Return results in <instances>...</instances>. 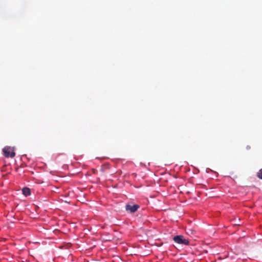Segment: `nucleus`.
Here are the masks:
<instances>
[{"instance_id": "obj_1", "label": "nucleus", "mask_w": 262, "mask_h": 262, "mask_svg": "<svg viewBox=\"0 0 262 262\" xmlns=\"http://www.w3.org/2000/svg\"><path fill=\"white\" fill-rule=\"evenodd\" d=\"M175 243L179 244H183L185 245H188L189 242L187 239H186L182 235H177L173 238Z\"/></svg>"}, {"instance_id": "obj_2", "label": "nucleus", "mask_w": 262, "mask_h": 262, "mask_svg": "<svg viewBox=\"0 0 262 262\" xmlns=\"http://www.w3.org/2000/svg\"><path fill=\"white\" fill-rule=\"evenodd\" d=\"M3 154L6 158H13L15 156V153L13 149L10 147H5L3 149Z\"/></svg>"}, {"instance_id": "obj_3", "label": "nucleus", "mask_w": 262, "mask_h": 262, "mask_svg": "<svg viewBox=\"0 0 262 262\" xmlns=\"http://www.w3.org/2000/svg\"><path fill=\"white\" fill-rule=\"evenodd\" d=\"M139 206L137 204H134L133 205L127 204L125 206V209L127 211H129L130 213H134L139 208Z\"/></svg>"}, {"instance_id": "obj_4", "label": "nucleus", "mask_w": 262, "mask_h": 262, "mask_svg": "<svg viewBox=\"0 0 262 262\" xmlns=\"http://www.w3.org/2000/svg\"><path fill=\"white\" fill-rule=\"evenodd\" d=\"M22 191L23 194L26 196H28L30 194V190L28 188H24Z\"/></svg>"}, {"instance_id": "obj_5", "label": "nucleus", "mask_w": 262, "mask_h": 262, "mask_svg": "<svg viewBox=\"0 0 262 262\" xmlns=\"http://www.w3.org/2000/svg\"><path fill=\"white\" fill-rule=\"evenodd\" d=\"M257 176L260 179H262V168L257 172Z\"/></svg>"}, {"instance_id": "obj_6", "label": "nucleus", "mask_w": 262, "mask_h": 262, "mask_svg": "<svg viewBox=\"0 0 262 262\" xmlns=\"http://www.w3.org/2000/svg\"><path fill=\"white\" fill-rule=\"evenodd\" d=\"M246 148L247 150H250L251 149V146L250 145H247Z\"/></svg>"}]
</instances>
